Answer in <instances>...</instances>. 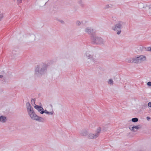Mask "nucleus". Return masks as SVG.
<instances>
[{"label": "nucleus", "mask_w": 151, "mask_h": 151, "mask_svg": "<svg viewBox=\"0 0 151 151\" xmlns=\"http://www.w3.org/2000/svg\"><path fill=\"white\" fill-rule=\"evenodd\" d=\"M28 114L31 118L34 120H38L40 122H43L44 119L42 118L37 116L34 112L33 111L29 112Z\"/></svg>", "instance_id": "f257e3e1"}, {"label": "nucleus", "mask_w": 151, "mask_h": 151, "mask_svg": "<svg viewBox=\"0 0 151 151\" xmlns=\"http://www.w3.org/2000/svg\"><path fill=\"white\" fill-rule=\"evenodd\" d=\"M146 60V58L145 56L141 55L137 57L136 58L133 59L132 62H134V63H137L139 62H141L145 61Z\"/></svg>", "instance_id": "f03ea898"}, {"label": "nucleus", "mask_w": 151, "mask_h": 151, "mask_svg": "<svg viewBox=\"0 0 151 151\" xmlns=\"http://www.w3.org/2000/svg\"><path fill=\"white\" fill-rule=\"evenodd\" d=\"M99 136L98 134H90L88 136V138L89 139H93L96 138Z\"/></svg>", "instance_id": "7ed1b4c3"}, {"label": "nucleus", "mask_w": 151, "mask_h": 151, "mask_svg": "<svg viewBox=\"0 0 151 151\" xmlns=\"http://www.w3.org/2000/svg\"><path fill=\"white\" fill-rule=\"evenodd\" d=\"M27 111H28V112H31L32 111H33L32 108L31 106L29 103H27Z\"/></svg>", "instance_id": "20e7f679"}, {"label": "nucleus", "mask_w": 151, "mask_h": 151, "mask_svg": "<svg viewBox=\"0 0 151 151\" xmlns=\"http://www.w3.org/2000/svg\"><path fill=\"white\" fill-rule=\"evenodd\" d=\"M139 128V126H130L129 127V129H131L132 131H135V129L137 130Z\"/></svg>", "instance_id": "39448f33"}, {"label": "nucleus", "mask_w": 151, "mask_h": 151, "mask_svg": "<svg viewBox=\"0 0 151 151\" xmlns=\"http://www.w3.org/2000/svg\"><path fill=\"white\" fill-rule=\"evenodd\" d=\"M121 27V24L119 23V24H117L115 27V28L114 30L116 31L119 30Z\"/></svg>", "instance_id": "423d86ee"}, {"label": "nucleus", "mask_w": 151, "mask_h": 151, "mask_svg": "<svg viewBox=\"0 0 151 151\" xmlns=\"http://www.w3.org/2000/svg\"><path fill=\"white\" fill-rule=\"evenodd\" d=\"M6 120V118L4 116H0V121L4 122H5Z\"/></svg>", "instance_id": "0eeeda50"}, {"label": "nucleus", "mask_w": 151, "mask_h": 151, "mask_svg": "<svg viewBox=\"0 0 151 151\" xmlns=\"http://www.w3.org/2000/svg\"><path fill=\"white\" fill-rule=\"evenodd\" d=\"M101 131V128L100 127H99L96 130V134H98L99 135V133H100Z\"/></svg>", "instance_id": "6e6552de"}, {"label": "nucleus", "mask_w": 151, "mask_h": 151, "mask_svg": "<svg viewBox=\"0 0 151 151\" xmlns=\"http://www.w3.org/2000/svg\"><path fill=\"white\" fill-rule=\"evenodd\" d=\"M132 122H137L138 121V119L137 118H132Z\"/></svg>", "instance_id": "1a4fd4ad"}, {"label": "nucleus", "mask_w": 151, "mask_h": 151, "mask_svg": "<svg viewBox=\"0 0 151 151\" xmlns=\"http://www.w3.org/2000/svg\"><path fill=\"white\" fill-rule=\"evenodd\" d=\"M108 83L110 84H112L113 83V81L111 79L109 80Z\"/></svg>", "instance_id": "9d476101"}, {"label": "nucleus", "mask_w": 151, "mask_h": 151, "mask_svg": "<svg viewBox=\"0 0 151 151\" xmlns=\"http://www.w3.org/2000/svg\"><path fill=\"white\" fill-rule=\"evenodd\" d=\"M31 104L33 105V104H35V101L34 100H32L31 101Z\"/></svg>", "instance_id": "9b49d317"}, {"label": "nucleus", "mask_w": 151, "mask_h": 151, "mask_svg": "<svg viewBox=\"0 0 151 151\" xmlns=\"http://www.w3.org/2000/svg\"><path fill=\"white\" fill-rule=\"evenodd\" d=\"M40 106H39L38 105H35V108L36 109L38 110V108H39Z\"/></svg>", "instance_id": "f8f14e48"}, {"label": "nucleus", "mask_w": 151, "mask_h": 151, "mask_svg": "<svg viewBox=\"0 0 151 151\" xmlns=\"http://www.w3.org/2000/svg\"><path fill=\"white\" fill-rule=\"evenodd\" d=\"M40 106H39L38 105H35V108L36 109L38 110V108H39Z\"/></svg>", "instance_id": "ddd939ff"}, {"label": "nucleus", "mask_w": 151, "mask_h": 151, "mask_svg": "<svg viewBox=\"0 0 151 151\" xmlns=\"http://www.w3.org/2000/svg\"><path fill=\"white\" fill-rule=\"evenodd\" d=\"M40 106H39L38 105H35V108L36 109L38 110V108H39Z\"/></svg>", "instance_id": "4468645a"}, {"label": "nucleus", "mask_w": 151, "mask_h": 151, "mask_svg": "<svg viewBox=\"0 0 151 151\" xmlns=\"http://www.w3.org/2000/svg\"><path fill=\"white\" fill-rule=\"evenodd\" d=\"M43 109L40 106L38 108V109L37 110L39 111H41L42 109Z\"/></svg>", "instance_id": "2eb2a0df"}, {"label": "nucleus", "mask_w": 151, "mask_h": 151, "mask_svg": "<svg viewBox=\"0 0 151 151\" xmlns=\"http://www.w3.org/2000/svg\"><path fill=\"white\" fill-rule=\"evenodd\" d=\"M147 50L148 51H151V47H148L147 48Z\"/></svg>", "instance_id": "dca6fc26"}, {"label": "nucleus", "mask_w": 151, "mask_h": 151, "mask_svg": "<svg viewBox=\"0 0 151 151\" xmlns=\"http://www.w3.org/2000/svg\"><path fill=\"white\" fill-rule=\"evenodd\" d=\"M147 85L149 86H151V82H149L147 83Z\"/></svg>", "instance_id": "f3484780"}, {"label": "nucleus", "mask_w": 151, "mask_h": 151, "mask_svg": "<svg viewBox=\"0 0 151 151\" xmlns=\"http://www.w3.org/2000/svg\"><path fill=\"white\" fill-rule=\"evenodd\" d=\"M148 106L151 107V102H149L148 104Z\"/></svg>", "instance_id": "a211bd4d"}, {"label": "nucleus", "mask_w": 151, "mask_h": 151, "mask_svg": "<svg viewBox=\"0 0 151 151\" xmlns=\"http://www.w3.org/2000/svg\"><path fill=\"white\" fill-rule=\"evenodd\" d=\"M121 32V30H120L119 31H118L117 32V34L118 35H119L120 33Z\"/></svg>", "instance_id": "6ab92c4d"}, {"label": "nucleus", "mask_w": 151, "mask_h": 151, "mask_svg": "<svg viewBox=\"0 0 151 151\" xmlns=\"http://www.w3.org/2000/svg\"><path fill=\"white\" fill-rule=\"evenodd\" d=\"M77 24L78 25H79L80 24V22H78Z\"/></svg>", "instance_id": "aec40b11"}, {"label": "nucleus", "mask_w": 151, "mask_h": 151, "mask_svg": "<svg viewBox=\"0 0 151 151\" xmlns=\"http://www.w3.org/2000/svg\"><path fill=\"white\" fill-rule=\"evenodd\" d=\"M89 29H86L85 31L86 32H88Z\"/></svg>", "instance_id": "412c9836"}, {"label": "nucleus", "mask_w": 151, "mask_h": 151, "mask_svg": "<svg viewBox=\"0 0 151 151\" xmlns=\"http://www.w3.org/2000/svg\"><path fill=\"white\" fill-rule=\"evenodd\" d=\"M44 111H40V113L41 114H43L44 113Z\"/></svg>", "instance_id": "4be33fe9"}, {"label": "nucleus", "mask_w": 151, "mask_h": 151, "mask_svg": "<svg viewBox=\"0 0 151 151\" xmlns=\"http://www.w3.org/2000/svg\"><path fill=\"white\" fill-rule=\"evenodd\" d=\"M147 119L148 120H149L150 119V117H147Z\"/></svg>", "instance_id": "5701e85b"}, {"label": "nucleus", "mask_w": 151, "mask_h": 151, "mask_svg": "<svg viewBox=\"0 0 151 151\" xmlns=\"http://www.w3.org/2000/svg\"><path fill=\"white\" fill-rule=\"evenodd\" d=\"M3 77V76L2 75H0V78Z\"/></svg>", "instance_id": "b1692460"}]
</instances>
